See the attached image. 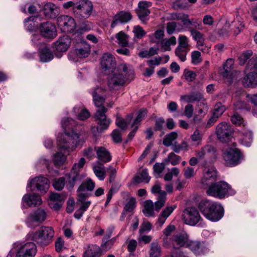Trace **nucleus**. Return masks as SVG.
<instances>
[{
	"label": "nucleus",
	"mask_w": 257,
	"mask_h": 257,
	"mask_svg": "<svg viewBox=\"0 0 257 257\" xmlns=\"http://www.w3.org/2000/svg\"><path fill=\"white\" fill-rule=\"evenodd\" d=\"M132 15L130 12H119L114 16L111 27L113 28L118 25L126 23L132 19Z\"/></svg>",
	"instance_id": "nucleus-22"
},
{
	"label": "nucleus",
	"mask_w": 257,
	"mask_h": 257,
	"mask_svg": "<svg viewBox=\"0 0 257 257\" xmlns=\"http://www.w3.org/2000/svg\"><path fill=\"white\" fill-rule=\"evenodd\" d=\"M13 246L17 251L16 257H34L37 252L36 244L33 242H28L24 244L17 242Z\"/></svg>",
	"instance_id": "nucleus-7"
},
{
	"label": "nucleus",
	"mask_w": 257,
	"mask_h": 257,
	"mask_svg": "<svg viewBox=\"0 0 257 257\" xmlns=\"http://www.w3.org/2000/svg\"><path fill=\"white\" fill-rule=\"evenodd\" d=\"M180 170L177 167L172 168L164 176V180L166 181L172 180L173 176H178L180 173Z\"/></svg>",
	"instance_id": "nucleus-53"
},
{
	"label": "nucleus",
	"mask_w": 257,
	"mask_h": 257,
	"mask_svg": "<svg viewBox=\"0 0 257 257\" xmlns=\"http://www.w3.org/2000/svg\"><path fill=\"white\" fill-rule=\"evenodd\" d=\"M75 11V16L78 19H87L91 14L93 9L92 3L88 0L78 2Z\"/></svg>",
	"instance_id": "nucleus-11"
},
{
	"label": "nucleus",
	"mask_w": 257,
	"mask_h": 257,
	"mask_svg": "<svg viewBox=\"0 0 257 257\" xmlns=\"http://www.w3.org/2000/svg\"><path fill=\"white\" fill-rule=\"evenodd\" d=\"M178 47L190 49L189 45V39L184 35H180L178 37Z\"/></svg>",
	"instance_id": "nucleus-54"
},
{
	"label": "nucleus",
	"mask_w": 257,
	"mask_h": 257,
	"mask_svg": "<svg viewBox=\"0 0 257 257\" xmlns=\"http://www.w3.org/2000/svg\"><path fill=\"white\" fill-rule=\"evenodd\" d=\"M254 70L257 71V57H251L248 61L247 65L245 67V72L249 70Z\"/></svg>",
	"instance_id": "nucleus-52"
},
{
	"label": "nucleus",
	"mask_w": 257,
	"mask_h": 257,
	"mask_svg": "<svg viewBox=\"0 0 257 257\" xmlns=\"http://www.w3.org/2000/svg\"><path fill=\"white\" fill-rule=\"evenodd\" d=\"M155 210L154 204L152 200H148L145 202L143 212L146 217H149L155 216Z\"/></svg>",
	"instance_id": "nucleus-34"
},
{
	"label": "nucleus",
	"mask_w": 257,
	"mask_h": 257,
	"mask_svg": "<svg viewBox=\"0 0 257 257\" xmlns=\"http://www.w3.org/2000/svg\"><path fill=\"white\" fill-rule=\"evenodd\" d=\"M188 238V235L185 232L179 233L173 235L171 239L173 248L179 249L181 247L186 246Z\"/></svg>",
	"instance_id": "nucleus-19"
},
{
	"label": "nucleus",
	"mask_w": 257,
	"mask_h": 257,
	"mask_svg": "<svg viewBox=\"0 0 257 257\" xmlns=\"http://www.w3.org/2000/svg\"><path fill=\"white\" fill-rule=\"evenodd\" d=\"M92 169L94 173L98 179L100 181H103L105 177V171L104 167L98 165H93Z\"/></svg>",
	"instance_id": "nucleus-40"
},
{
	"label": "nucleus",
	"mask_w": 257,
	"mask_h": 257,
	"mask_svg": "<svg viewBox=\"0 0 257 257\" xmlns=\"http://www.w3.org/2000/svg\"><path fill=\"white\" fill-rule=\"evenodd\" d=\"M176 205L167 206L166 207L160 214L157 224H158L160 227H162L165 222L167 218L176 208Z\"/></svg>",
	"instance_id": "nucleus-28"
},
{
	"label": "nucleus",
	"mask_w": 257,
	"mask_h": 257,
	"mask_svg": "<svg viewBox=\"0 0 257 257\" xmlns=\"http://www.w3.org/2000/svg\"><path fill=\"white\" fill-rule=\"evenodd\" d=\"M150 13V11L149 10L145 9H139L137 12L139 18L143 23H146L148 20V16Z\"/></svg>",
	"instance_id": "nucleus-56"
},
{
	"label": "nucleus",
	"mask_w": 257,
	"mask_h": 257,
	"mask_svg": "<svg viewBox=\"0 0 257 257\" xmlns=\"http://www.w3.org/2000/svg\"><path fill=\"white\" fill-rule=\"evenodd\" d=\"M74 123V120L70 118L63 119L62 126L64 130V134L59 137L57 140L59 152L53 157L55 165L60 166L66 160V156L71 151L75 149L77 146L82 145L86 139L84 133H76L73 130L67 131L69 126Z\"/></svg>",
	"instance_id": "nucleus-1"
},
{
	"label": "nucleus",
	"mask_w": 257,
	"mask_h": 257,
	"mask_svg": "<svg viewBox=\"0 0 257 257\" xmlns=\"http://www.w3.org/2000/svg\"><path fill=\"white\" fill-rule=\"evenodd\" d=\"M95 186L94 183L91 180L84 181L78 187L77 191H92Z\"/></svg>",
	"instance_id": "nucleus-43"
},
{
	"label": "nucleus",
	"mask_w": 257,
	"mask_h": 257,
	"mask_svg": "<svg viewBox=\"0 0 257 257\" xmlns=\"http://www.w3.org/2000/svg\"><path fill=\"white\" fill-rule=\"evenodd\" d=\"M218 179V175L216 169L213 167L205 168L201 183L202 187L207 188Z\"/></svg>",
	"instance_id": "nucleus-16"
},
{
	"label": "nucleus",
	"mask_w": 257,
	"mask_h": 257,
	"mask_svg": "<svg viewBox=\"0 0 257 257\" xmlns=\"http://www.w3.org/2000/svg\"><path fill=\"white\" fill-rule=\"evenodd\" d=\"M118 68L125 74L124 77L125 78L133 79L134 75V70L132 66L126 64H122L119 66Z\"/></svg>",
	"instance_id": "nucleus-39"
},
{
	"label": "nucleus",
	"mask_w": 257,
	"mask_h": 257,
	"mask_svg": "<svg viewBox=\"0 0 257 257\" xmlns=\"http://www.w3.org/2000/svg\"><path fill=\"white\" fill-rule=\"evenodd\" d=\"M189 32L193 39L196 42L198 49L203 52H207L209 48L204 46V39L203 35L194 28L190 29Z\"/></svg>",
	"instance_id": "nucleus-20"
},
{
	"label": "nucleus",
	"mask_w": 257,
	"mask_h": 257,
	"mask_svg": "<svg viewBox=\"0 0 257 257\" xmlns=\"http://www.w3.org/2000/svg\"><path fill=\"white\" fill-rule=\"evenodd\" d=\"M108 89V87H106L101 85L92 87L89 90V92L92 96L93 101L95 105L98 107L95 117L97 120V123L99 125L97 127V130L100 132L104 130H106L111 122L109 118H106L105 113L107 109L103 106V103L105 99L103 94Z\"/></svg>",
	"instance_id": "nucleus-2"
},
{
	"label": "nucleus",
	"mask_w": 257,
	"mask_h": 257,
	"mask_svg": "<svg viewBox=\"0 0 257 257\" xmlns=\"http://www.w3.org/2000/svg\"><path fill=\"white\" fill-rule=\"evenodd\" d=\"M176 44V39L175 37L172 36L169 39H164L161 42V48L164 51H170V46Z\"/></svg>",
	"instance_id": "nucleus-42"
},
{
	"label": "nucleus",
	"mask_w": 257,
	"mask_h": 257,
	"mask_svg": "<svg viewBox=\"0 0 257 257\" xmlns=\"http://www.w3.org/2000/svg\"><path fill=\"white\" fill-rule=\"evenodd\" d=\"M166 29L167 33L169 35L172 34L175 32H179L183 30L182 26H181L179 23L176 22L168 23Z\"/></svg>",
	"instance_id": "nucleus-37"
},
{
	"label": "nucleus",
	"mask_w": 257,
	"mask_h": 257,
	"mask_svg": "<svg viewBox=\"0 0 257 257\" xmlns=\"http://www.w3.org/2000/svg\"><path fill=\"white\" fill-rule=\"evenodd\" d=\"M82 47L75 50V53L80 58L87 57L90 51V46L85 42L82 43Z\"/></svg>",
	"instance_id": "nucleus-36"
},
{
	"label": "nucleus",
	"mask_w": 257,
	"mask_h": 257,
	"mask_svg": "<svg viewBox=\"0 0 257 257\" xmlns=\"http://www.w3.org/2000/svg\"><path fill=\"white\" fill-rule=\"evenodd\" d=\"M192 63L194 65L199 64L201 61V53L198 51H193L191 53Z\"/></svg>",
	"instance_id": "nucleus-64"
},
{
	"label": "nucleus",
	"mask_w": 257,
	"mask_h": 257,
	"mask_svg": "<svg viewBox=\"0 0 257 257\" xmlns=\"http://www.w3.org/2000/svg\"><path fill=\"white\" fill-rule=\"evenodd\" d=\"M157 199L158 200L156 201L154 204L155 210L157 212H159L165 205L166 201V196H164V193L163 192V194H161L160 197H157Z\"/></svg>",
	"instance_id": "nucleus-48"
},
{
	"label": "nucleus",
	"mask_w": 257,
	"mask_h": 257,
	"mask_svg": "<svg viewBox=\"0 0 257 257\" xmlns=\"http://www.w3.org/2000/svg\"><path fill=\"white\" fill-rule=\"evenodd\" d=\"M132 118L131 114L127 115L126 119L122 118L117 117L116 119V124L117 126L122 130H124L128 123H129Z\"/></svg>",
	"instance_id": "nucleus-46"
},
{
	"label": "nucleus",
	"mask_w": 257,
	"mask_h": 257,
	"mask_svg": "<svg viewBox=\"0 0 257 257\" xmlns=\"http://www.w3.org/2000/svg\"><path fill=\"white\" fill-rule=\"evenodd\" d=\"M244 72L246 74L243 80V83L245 87L254 88L257 85V73L254 70Z\"/></svg>",
	"instance_id": "nucleus-24"
},
{
	"label": "nucleus",
	"mask_w": 257,
	"mask_h": 257,
	"mask_svg": "<svg viewBox=\"0 0 257 257\" xmlns=\"http://www.w3.org/2000/svg\"><path fill=\"white\" fill-rule=\"evenodd\" d=\"M113 244L109 240V238L103 237L102 239L100 247L104 252L109 250Z\"/></svg>",
	"instance_id": "nucleus-59"
},
{
	"label": "nucleus",
	"mask_w": 257,
	"mask_h": 257,
	"mask_svg": "<svg viewBox=\"0 0 257 257\" xmlns=\"http://www.w3.org/2000/svg\"><path fill=\"white\" fill-rule=\"evenodd\" d=\"M125 82V78L118 69H114L108 74L107 85L109 90L118 89Z\"/></svg>",
	"instance_id": "nucleus-9"
},
{
	"label": "nucleus",
	"mask_w": 257,
	"mask_h": 257,
	"mask_svg": "<svg viewBox=\"0 0 257 257\" xmlns=\"http://www.w3.org/2000/svg\"><path fill=\"white\" fill-rule=\"evenodd\" d=\"M229 185L224 181L213 183L208 186L206 194L210 196L222 199L229 193Z\"/></svg>",
	"instance_id": "nucleus-5"
},
{
	"label": "nucleus",
	"mask_w": 257,
	"mask_h": 257,
	"mask_svg": "<svg viewBox=\"0 0 257 257\" xmlns=\"http://www.w3.org/2000/svg\"><path fill=\"white\" fill-rule=\"evenodd\" d=\"M133 32L138 39H141L146 34V32L140 26H135L134 27Z\"/></svg>",
	"instance_id": "nucleus-60"
},
{
	"label": "nucleus",
	"mask_w": 257,
	"mask_h": 257,
	"mask_svg": "<svg viewBox=\"0 0 257 257\" xmlns=\"http://www.w3.org/2000/svg\"><path fill=\"white\" fill-rule=\"evenodd\" d=\"M161 247L157 241H153L150 244V256L160 257L161 256Z\"/></svg>",
	"instance_id": "nucleus-38"
},
{
	"label": "nucleus",
	"mask_w": 257,
	"mask_h": 257,
	"mask_svg": "<svg viewBox=\"0 0 257 257\" xmlns=\"http://www.w3.org/2000/svg\"><path fill=\"white\" fill-rule=\"evenodd\" d=\"M101 66L104 71L110 70V72L115 68L116 62L113 56L109 53H105L102 57Z\"/></svg>",
	"instance_id": "nucleus-21"
},
{
	"label": "nucleus",
	"mask_w": 257,
	"mask_h": 257,
	"mask_svg": "<svg viewBox=\"0 0 257 257\" xmlns=\"http://www.w3.org/2000/svg\"><path fill=\"white\" fill-rule=\"evenodd\" d=\"M225 164L228 167H233L239 164L243 159V156L240 151L237 149L229 148L223 154Z\"/></svg>",
	"instance_id": "nucleus-8"
},
{
	"label": "nucleus",
	"mask_w": 257,
	"mask_h": 257,
	"mask_svg": "<svg viewBox=\"0 0 257 257\" xmlns=\"http://www.w3.org/2000/svg\"><path fill=\"white\" fill-rule=\"evenodd\" d=\"M198 208L204 217L212 221H217L223 216V207L216 202L203 200L199 203Z\"/></svg>",
	"instance_id": "nucleus-3"
},
{
	"label": "nucleus",
	"mask_w": 257,
	"mask_h": 257,
	"mask_svg": "<svg viewBox=\"0 0 257 257\" xmlns=\"http://www.w3.org/2000/svg\"><path fill=\"white\" fill-rule=\"evenodd\" d=\"M183 218L184 222L191 226H194L197 223L202 226V219L198 210L194 207L187 208L183 212Z\"/></svg>",
	"instance_id": "nucleus-10"
},
{
	"label": "nucleus",
	"mask_w": 257,
	"mask_h": 257,
	"mask_svg": "<svg viewBox=\"0 0 257 257\" xmlns=\"http://www.w3.org/2000/svg\"><path fill=\"white\" fill-rule=\"evenodd\" d=\"M214 152V149L212 146L210 145H206L198 151L197 156L199 159H203L207 154Z\"/></svg>",
	"instance_id": "nucleus-44"
},
{
	"label": "nucleus",
	"mask_w": 257,
	"mask_h": 257,
	"mask_svg": "<svg viewBox=\"0 0 257 257\" xmlns=\"http://www.w3.org/2000/svg\"><path fill=\"white\" fill-rule=\"evenodd\" d=\"M86 163L84 158H81L77 163H75L69 174L67 181L68 185L70 188H73L75 184L79 182L82 179L83 176L80 174L82 170Z\"/></svg>",
	"instance_id": "nucleus-6"
},
{
	"label": "nucleus",
	"mask_w": 257,
	"mask_h": 257,
	"mask_svg": "<svg viewBox=\"0 0 257 257\" xmlns=\"http://www.w3.org/2000/svg\"><path fill=\"white\" fill-rule=\"evenodd\" d=\"M234 60L233 59L229 58L223 65L224 71L222 75L225 81L231 83L233 81V73L232 72Z\"/></svg>",
	"instance_id": "nucleus-23"
},
{
	"label": "nucleus",
	"mask_w": 257,
	"mask_h": 257,
	"mask_svg": "<svg viewBox=\"0 0 257 257\" xmlns=\"http://www.w3.org/2000/svg\"><path fill=\"white\" fill-rule=\"evenodd\" d=\"M231 30L233 31L235 35L238 34L242 30L244 25L242 23H240L238 20H235L231 23L230 25Z\"/></svg>",
	"instance_id": "nucleus-51"
},
{
	"label": "nucleus",
	"mask_w": 257,
	"mask_h": 257,
	"mask_svg": "<svg viewBox=\"0 0 257 257\" xmlns=\"http://www.w3.org/2000/svg\"><path fill=\"white\" fill-rule=\"evenodd\" d=\"M38 17H30L25 20L24 23L26 26L27 27V29L29 31H33L35 28L34 22L37 21Z\"/></svg>",
	"instance_id": "nucleus-57"
},
{
	"label": "nucleus",
	"mask_w": 257,
	"mask_h": 257,
	"mask_svg": "<svg viewBox=\"0 0 257 257\" xmlns=\"http://www.w3.org/2000/svg\"><path fill=\"white\" fill-rule=\"evenodd\" d=\"M40 61L43 62H48L53 59L52 52L48 48L45 43L40 44L39 47Z\"/></svg>",
	"instance_id": "nucleus-26"
},
{
	"label": "nucleus",
	"mask_w": 257,
	"mask_h": 257,
	"mask_svg": "<svg viewBox=\"0 0 257 257\" xmlns=\"http://www.w3.org/2000/svg\"><path fill=\"white\" fill-rule=\"evenodd\" d=\"M103 251L100 246L95 245L84 252L83 257H100Z\"/></svg>",
	"instance_id": "nucleus-35"
},
{
	"label": "nucleus",
	"mask_w": 257,
	"mask_h": 257,
	"mask_svg": "<svg viewBox=\"0 0 257 257\" xmlns=\"http://www.w3.org/2000/svg\"><path fill=\"white\" fill-rule=\"evenodd\" d=\"M252 55V52L251 50H246L243 52L238 58L239 65H243L246 60L249 59Z\"/></svg>",
	"instance_id": "nucleus-55"
},
{
	"label": "nucleus",
	"mask_w": 257,
	"mask_h": 257,
	"mask_svg": "<svg viewBox=\"0 0 257 257\" xmlns=\"http://www.w3.org/2000/svg\"><path fill=\"white\" fill-rule=\"evenodd\" d=\"M44 14L46 17L53 19L55 18L59 14V9L53 3H48L44 6Z\"/></svg>",
	"instance_id": "nucleus-31"
},
{
	"label": "nucleus",
	"mask_w": 257,
	"mask_h": 257,
	"mask_svg": "<svg viewBox=\"0 0 257 257\" xmlns=\"http://www.w3.org/2000/svg\"><path fill=\"white\" fill-rule=\"evenodd\" d=\"M189 51L190 49H186L177 47L175 54L182 62H184L186 60V55Z\"/></svg>",
	"instance_id": "nucleus-47"
},
{
	"label": "nucleus",
	"mask_w": 257,
	"mask_h": 257,
	"mask_svg": "<svg viewBox=\"0 0 257 257\" xmlns=\"http://www.w3.org/2000/svg\"><path fill=\"white\" fill-rule=\"evenodd\" d=\"M30 188L34 190L35 188L41 193H45L49 188L48 179L43 176H38L29 181L27 188Z\"/></svg>",
	"instance_id": "nucleus-13"
},
{
	"label": "nucleus",
	"mask_w": 257,
	"mask_h": 257,
	"mask_svg": "<svg viewBox=\"0 0 257 257\" xmlns=\"http://www.w3.org/2000/svg\"><path fill=\"white\" fill-rule=\"evenodd\" d=\"M186 247L191 249L196 255L204 254L207 251V248L203 243L198 241L188 240Z\"/></svg>",
	"instance_id": "nucleus-25"
},
{
	"label": "nucleus",
	"mask_w": 257,
	"mask_h": 257,
	"mask_svg": "<svg viewBox=\"0 0 257 257\" xmlns=\"http://www.w3.org/2000/svg\"><path fill=\"white\" fill-rule=\"evenodd\" d=\"M146 114L147 111L146 110H140L137 116L133 121V123L132 124L133 126L137 125V126L139 127V125H140L141 121L143 120V119L145 118Z\"/></svg>",
	"instance_id": "nucleus-61"
},
{
	"label": "nucleus",
	"mask_w": 257,
	"mask_h": 257,
	"mask_svg": "<svg viewBox=\"0 0 257 257\" xmlns=\"http://www.w3.org/2000/svg\"><path fill=\"white\" fill-rule=\"evenodd\" d=\"M40 32L41 36L46 38L53 39L57 36L56 27L50 22L42 23L40 26Z\"/></svg>",
	"instance_id": "nucleus-17"
},
{
	"label": "nucleus",
	"mask_w": 257,
	"mask_h": 257,
	"mask_svg": "<svg viewBox=\"0 0 257 257\" xmlns=\"http://www.w3.org/2000/svg\"><path fill=\"white\" fill-rule=\"evenodd\" d=\"M178 134L176 132H172L165 137L163 141V144L166 147L171 146L174 144L173 143L176 140Z\"/></svg>",
	"instance_id": "nucleus-41"
},
{
	"label": "nucleus",
	"mask_w": 257,
	"mask_h": 257,
	"mask_svg": "<svg viewBox=\"0 0 257 257\" xmlns=\"http://www.w3.org/2000/svg\"><path fill=\"white\" fill-rule=\"evenodd\" d=\"M181 100H184L186 102L191 103L195 101H200L204 99L202 94L199 92H192L189 94L181 95L180 97Z\"/></svg>",
	"instance_id": "nucleus-32"
},
{
	"label": "nucleus",
	"mask_w": 257,
	"mask_h": 257,
	"mask_svg": "<svg viewBox=\"0 0 257 257\" xmlns=\"http://www.w3.org/2000/svg\"><path fill=\"white\" fill-rule=\"evenodd\" d=\"M22 201L30 207L39 205L42 202L40 196L36 194L32 195L25 194L23 197Z\"/></svg>",
	"instance_id": "nucleus-30"
},
{
	"label": "nucleus",
	"mask_w": 257,
	"mask_h": 257,
	"mask_svg": "<svg viewBox=\"0 0 257 257\" xmlns=\"http://www.w3.org/2000/svg\"><path fill=\"white\" fill-rule=\"evenodd\" d=\"M151 177L149 176L148 171L147 169H144L141 171L138 172L136 175L133 178V182L135 183H140L149 182Z\"/></svg>",
	"instance_id": "nucleus-33"
},
{
	"label": "nucleus",
	"mask_w": 257,
	"mask_h": 257,
	"mask_svg": "<svg viewBox=\"0 0 257 257\" xmlns=\"http://www.w3.org/2000/svg\"><path fill=\"white\" fill-rule=\"evenodd\" d=\"M54 236V230L51 226H42L35 232H29L27 238L41 246L49 244Z\"/></svg>",
	"instance_id": "nucleus-4"
},
{
	"label": "nucleus",
	"mask_w": 257,
	"mask_h": 257,
	"mask_svg": "<svg viewBox=\"0 0 257 257\" xmlns=\"http://www.w3.org/2000/svg\"><path fill=\"white\" fill-rule=\"evenodd\" d=\"M252 141V135L250 131H247L243 134V138L241 141V144L246 146L250 147Z\"/></svg>",
	"instance_id": "nucleus-49"
},
{
	"label": "nucleus",
	"mask_w": 257,
	"mask_h": 257,
	"mask_svg": "<svg viewBox=\"0 0 257 257\" xmlns=\"http://www.w3.org/2000/svg\"><path fill=\"white\" fill-rule=\"evenodd\" d=\"M65 183V179L64 177H61L55 179L53 182V186L54 188L58 191L61 190L64 187Z\"/></svg>",
	"instance_id": "nucleus-58"
},
{
	"label": "nucleus",
	"mask_w": 257,
	"mask_h": 257,
	"mask_svg": "<svg viewBox=\"0 0 257 257\" xmlns=\"http://www.w3.org/2000/svg\"><path fill=\"white\" fill-rule=\"evenodd\" d=\"M58 27L63 33L73 32L76 26L74 19L70 16L62 15L58 17L57 19Z\"/></svg>",
	"instance_id": "nucleus-12"
},
{
	"label": "nucleus",
	"mask_w": 257,
	"mask_h": 257,
	"mask_svg": "<svg viewBox=\"0 0 257 257\" xmlns=\"http://www.w3.org/2000/svg\"><path fill=\"white\" fill-rule=\"evenodd\" d=\"M225 110V106L221 103L218 102L214 106L212 116L209 118L207 122V126L212 125L217 119L223 114Z\"/></svg>",
	"instance_id": "nucleus-29"
},
{
	"label": "nucleus",
	"mask_w": 257,
	"mask_h": 257,
	"mask_svg": "<svg viewBox=\"0 0 257 257\" xmlns=\"http://www.w3.org/2000/svg\"><path fill=\"white\" fill-rule=\"evenodd\" d=\"M95 150L98 159L97 162L98 164L103 165L111 161L112 157L110 153L104 147H95Z\"/></svg>",
	"instance_id": "nucleus-18"
},
{
	"label": "nucleus",
	"mask_w": 257,
	"mask_h": 257,
	"mask_svg": "<svg viewBox=\"0 0 257 257\" xmlns=\"http://www.w3.org/2000/svg\"><path fill=\"white\" fill-rule=\"evenodd\" d=\"M216 133L218 139L222 142H228L232 134L231 127L229 123L222 122L217 125Z\"/></svg>",
	"instance_id": "nucleus-15"
},
{
	"label": "nucleus",
	"mask_w": 257,
	"mask_h": 257,
	"mask_svg": "<svg viewBox=\"0 0 257 257\" xmlns=\"http://www.w3.org/2000/svg\"><path fill=\"white\" fill-rule=\"evenodd\" d=\"M71 43V39L67 35H63L59 37L55 43V48L59 52H65L68 49Z\"/></svg>",
	"instance_id": "nucleus-27"
},
{
	"label": "nucleus",
	"mask_w": 257,
	"mask_h": 257,
	"mask_svg": "<svg viewBox=\"0 0 257 257\" xmlns=\"http://www.w3.org/2000/svg\"><path fill=\"white\" fill-rule=\"evenodd\" d=\"M95 151V149H93L92 147H89L83 150L82 155L89 160H91L94 157Z\"/></svg>",
	"instance_id": "nucleus-63"
},
{
	"label": "nucleus",
	"mask_w": 257,
	"mask_h": 257,
	"mask_svg": "<svg viewBox=\"0 0 257 257\" xmlns=\"http://www.w3.org/2000/svg\"><path fill=\"white\" fill-rule=\"evenodd\" d=\"M116 38L117 40V43L122 46L126 47L128 44L127 36L122 31H120L116 34Z\"/></svg>",
	"instance_id": "nucleus-45"
},
{
	"label": "nucleus",
	"mask_w": 257,
	"mask_h": 257,
	"mask_svg": "<svg viewBox=\"0 0 257 257\" xmlns=\"http://www.w3.org/2000/svg\"><path fill=\"white\" fill-rule=\"evenodd\" d=\"M46 218L45 211L41 209L31 212L28 217L26 224L29 227L34 228L43 222Z\"/></svg>",
	"instance_id": "nucleus-14"
},
{
	"label": "nucleus",
	"mask_w": 257,
	"mask_h": 257,
	"mask_svg": "<svg viewBox=\"0 0 257 257\" xmlns=\"http://www.w3.org/2000/svg\"><path fill=\"white\" fill-rule=\"evenodd\" d=\"M183 75L185 79L190 82L193 81L196 77V74L194 71L189 70L187 69L184 70Z\"/></svg>",
	"instance_id": "nucleus-62"
},
{
	"label": "nucleus",
	"mask_w": 257,
	"mask_h": 257,
	"mask_svg": "<svg viewBox=\"0 0 257 257\" xmlns=\"http://www.w3.org/2000/svg\"><path fill=\"white\" fill-rule=\"evenodd\" d=\"M181 160V158L179 156L176 155L174 153H171L165 161L166 163L170 162L172 165L175 166L178 164Z\"/></svg>",
	"instance_id": "nucleus-50"
}]
</instances>
